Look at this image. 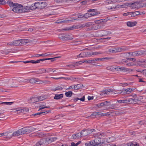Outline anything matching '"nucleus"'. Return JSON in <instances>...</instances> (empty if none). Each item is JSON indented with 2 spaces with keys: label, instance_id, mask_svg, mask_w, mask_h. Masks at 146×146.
<instances>
[{
  "label": "nucleus",
  "instance_id": "1",
  "mask_svg": "<svg viewBox=\"0 0 146 146\" xmlns=\"http://www.w3.org/2000/svg\"><path fill=\"white\" fill-rule=\"evenodd\" d=\"M104 134L100 132L94 134V136L95 139L93 141H90V146L96 145L103 146L102 145L104 144V141H103V140L102 141L101 138L102 136H104Z\"/></svg>",
  "mask_w": 146,
  "mask_h": 146
},
{
  "label": "nucleus",
  "instance_id": "2",
  "mask_svg": "<svg viewBox=\"0 0 146 146\" xmlns=\"http://www.w3.org/2000/svg\"><path fill=\"white\" fill-rule=\"evenodd\" d=\"M46 3L44 2H38L32 4L30 7L31 10H35L36 9H42L46 7Z\"/></svg>",
  "mask_w": 146,
  "mask_h": 146
},
{
  "label": "nucleus",
  "instance_id": "3",
  "mask_svg": "<svg viewBox=\"0 0 146 146\" xmlns=\"http://www.w3.org/2000/svg\"><path fill=\"white\" fill-rule=\"evenodd\" d=\"M12 10L15 13H21L24 12L23 6L21 4H16L14 5Z\"/></svg>",
  "mask_w": 146,
  "mask_h": 146
},
{
  "label": "nucleus",
  "instance_id": "4",
  "mask_svg": "<svg viewBox=\"0 0 146 146\" xmlns=\"http://www.w3.org/2000/svg\"><path fill=\"white\" fill-rule=\"evenodd\" d=\"M114 69L119 71H123L124 72H127L129 73H130L131 72L132 70H131V69L128 68H125L123 67L120 66H117L114 67H113Z\"/></svg>",
  "mask_w": 146,
  "mask_h": 146
},
{
  "label": "nucleus",
  "instance_id": "5",
  "mask_svg": "<svg viewBox=\"0 0 146 146\" xmlns=\"http://www.w3.org/2000/svg\"><path fill=\"white\" fill-rule=\"evenodd\" d=\"M145 3H143V5H142L141 4V2H136L134 3H132L131 5V7L132 9H135V8H139L141 7H142L143 6H144V4H145Z\"/></svg>",
  "mask_w": 146,
  "mask_h": 146
},
{
  "label": "nucleus",
  "instance_id": "6",
  "mask_svg": "<svg viewBox=\"0 0 146 146\" xmlns=\"http://www.w3.org/2000/svg\"><path fill=\"white\" fill-rule=\"evenodd\" d=\"M47 81H41L38 78H33L29 79V83L31 84H33L36 83L37 84H42L46 82Z\"/></svg>",
  "mask_w": 146,
  "mask_h": 146
},
{
  "label": "nucleus",
  "instance_id": "7",
  "mask_svg": "<svg viewBox=\"0 0 146 146\" xmlns=\"http://www.w3.org/2000/svg\"><path fill=\"white\" fill-rule=\"evenodd\" d=\"M20 129L23 135L31 132V131L32 128L31 127H25Z\"/></svg>",
  "mask_w": 146,
  "mask_h": 146
},
{
  "label": "nucleus",
  "instance_id": "8",
  "mask_svg": "<svg viewBox=\"0 0 146 146\" xmlns=\"http://www.w3.org/2000/svg\"><path fill=\"white\" fill-rule=\"evenodd\" d=\"M134 90V89L133 88H127L126 89L123 90L122 91L119 92L117 94H120L122 93V94H123H123H129L131 93Z\"/></svg>",
  "mask_w": 146,
  "mask_h": 146
},
{
  "label": "nucleus",
  "instance_id": "9",
  "mask_svg": "<svg viewBox=\"0 0 146 146\" xmlns=\"http://www.w3.org/2000/svg\"><path fill=\"white\" fill-rule=\"evenodd\" d=\"M88 12L90 13V15L91 16L96 15L100 13L96 9H90L88 10Z\"/></svg>",
  "mask_w": 146,
  "mask_h": 146
},
{
  "label": "nucleus",
  "instance_id": "10",
  "mask_svg": "<svg viewBox=\"0 0 146 146\" xmlns=\"http://www.w3.org/2000/svg\"><path fill=\"white\" fill-rule=\"evenodd\" d=\"M16 80L19 82H23L24 81V78H23L22 77H18L16 78L15 79H13L12 80H13V84L11 85H10V86L11 87H16L17 86H14L15 85L14 82H13L14 80Z\"/></svg>",
  "mask_w": 146,
  "mask_h": 146
},
{
  "label": "nucleus",
  "instance_id": "11",
  "mask_svg": "<svg viewBox=\"0 0 146 146\" xmlns=\"http://www.w3.org/2000/svg\"><path fill=\"white\" fill-rule=\"evenodd\" d=\"M110 114L109 113L107 112L106 113H104L100 112H93L91 116H96V115H100L101 116H106L107 115H110Z\"/></svg>",
  "mask_w": 146,
  "mask_h": 146
},
{
  "label": "nucleus",
  "instance_id": "12",
  "mask_svg": "<svg viewBox=\"0 0 146 146\" xmlns=\"http://www.w3.org/2000/svg\"><path fill=\"white\" fill-rule=\"evenodd\" d=\"M122 49L119 47H115L109 49V51L111 53H115L120 52Z\"/></svg>",
  "mask_w": 146,
  "mask_h": 146
},
{
  "label": "nucleus",
  "instance_id": "13",
  "mask_svg": "<svg viewBox=\"0 0 146 146\" xmlns=\"http://www.w3.org/2000/svg\"><path fill=\"white\" fill-rule=\"evenodd\" d=\"M108 105L109 103L106 101L98 103L96 105V106L99 108H101L104 106H107Z\"/></svg>",
  "mask_w": 146,
  "mask_h": 146
},
{
  "label": "nucleus",
  "instance_id": "14",
  "mask_svg": "<svg viewBox=\"0 0 146 146\" xmlns=\"http://www.w3.org/2000/svg\"><path fill=\"white\" fill-rule=\"evenodd\" d=\"M78 58L89 57V52H83L77 56Z\"/></svg>",
  "mask_w": 146,
  "mask_h": 146
},
{
  "label": "nucleus",
  "instance_id": "15",
  "mask_svg": "<svg viewBox=\"0 0 146 146\" xmlns=\"http://www.w3.org/2000/svg\"><path fill=\"white\" fill-rule=\"evenodd\" d=\"M42 73H49L50 72H56V70L52 68H49L46 69H43L42 70Z\"/></svg>",
  "mask_w": 146,
  "mask_h": 146
},
{
  "label": "nucleus",
  "instance_id": "16",
  "mask_svg": "<svg viewBox=\"0 0 146 146\" xmlns=\"http://www.w3.org/2000/svg\"><path fill=\"white\" fill-rule=\"evenodd\" d=\"M22 135L21 129L14 132L12 134V136L10 137H12L13 136H17Z\"/></svg>",
  "mask_w": 146,
  "mask_h": 146
},
{
  "label": "nucleus",
  "instance_id": "17",
  "mask_svg": "<svg viewBox=\"0 0 146 146\" xmlns=\"http://www.w3.org/2000/svg\"><path fill=\"white\" fill-rule=\"evenodd\" d=\"M127 103L130 104H135L137 101V99L135 98H131L127 99Z\"/></svg>",
  "mask_w": 146,
  "mask_h": 146
},
{
  "label": "nucleus",
  "instance_id": "18",
  "mask_svg": "<svg viewBox=\"0 0 146 146\" xmlns=\"http://www.w3.org/2000/svg\"><path fill=\"white\" fill-rule=\"evenodd\" d=\"M87 132L88 133V129L84 130L80 132V133H78L77 135L78 136H84L88 135L87 133Z\"/></svg>",
  "mask_w": 146,
  "mask_h": 146
},
{
  "label": "nucleus",
  "instance_id": "19",
  "mask_svg": "<svg viewBox=\"0 0 146 146\" xmlns=\"http://www.w3.org/2000/svg\"><path fill=\"white\" fill-rule=\"evenodd\" d=\"M137 24L136 21H128L127 22V26L131 27L135 26Z\"/></svg>",
  "mask_w": 146,
  "mask_h": 146
},
{
  "label": "nucleus",
  "instance_id": "20",
  "mask_svg": "<svg viewBox=\"0 0 146 146\" xmlns=\"http://www.w3.org/2000/svg\"><path fill=\"white\" fill-rule=\"evenodd\" d=\"M45 143V140L44 139H41L36 144V146H40L44 144Z\"/></svg>",
  "mask_w": 146,
  "mask_h": 146
},
{
  "label": "nucleus",
  "instance_id": "21",
  "mask_svg": "<svg viewBox=\"0 0 146 146\" xmlns=\"http://www.w3.org/2000/svg\"><path fill=\"white\" fill-rule=\"evenodd\" d=\"M50 54H48L47 53H45L44 54H34L33 55V57H38L40 56H43V57H45L47 56L48 55H50Z\"/></svg>",
  "mask_w": 146,
  "mask_h": 146
},
{
  "label": "nucleus",
  "instance_id": "22",
  "mask_svg": "<svg viewBox=\"0 0 146 146\" xmlns=\"http://www.w3.org/2000/svg\"><path fill=\"white\" fill-rule=\"evenodd\" d=\"M64 40H72L73 38L71 36V35H65Z\"/></svg>",
  "mask_w": 146,
  "mask_h": 146
},
{
  "label": "nucleus",
  "instance_id": "23",
  "mask_svg": "<svg viewBox=\"0 0 146 146\" xmlns=\"http://www.w3.org/2000/svg\"><path fill=\"white\" fill-rule=\"evenodd\" d=\"M116 138L115 137H111L107 138V142L108 143H111L112 142L114 141L115 139Z\"/></svg>",
  "mask_w": 146,
  "mask_h": 146
},
{
  "label": "nucleus",
  "instance_id": "24",
  "mask_svg": "<svg viewBox=\"0 0 146 146\" xmlns=\"http://www.w3.org/2000/svg\"><path fill=\"white\" fill-rule=\"evenodd\" d=\"M63 97V95L62 94H56L54 97V99L56 100H58L62 98Z\"/></svg>",
  "mask_w": 146,
  "mask_h": 146
},
{
  "label": "nucleus",
  "instance_id": "25",
  "mask_svg": "<svg viewBox=\"0 0 146 146\" xmlns=\"http://www.w3.org/2000/svg\"><path fill=\"white\" fill-rule=\"evenodd\" d=\"M20 42V45L24 44H25L29 42V40L26 39H21L19 40Z\"/></svg>",
  "mask_w": 146,
  "mask_h": 146
},
{
  "label": "nucleus",
  "instance_id": "26",
  "mask_svg": "<svg viewBox=\"0 0 146 146\" xmlns=\"http://www.w3.org/2000/svg\"><path fill=\"white\" fill-rule=\"evenodd\" d=\"M75 20L74 18L71 19L70 20H65L64 21H62V23H66L69 22L73 21V20Z\"/></svg>",
  "mask_w": 146,
  "mask_h": 146
},
{
  "label": "nucleus",
  "instance_id": "27",
  "mask_svg": "<svg viewBox=\"0 0 146 146\" xmlns=\"http://www.w3.org/2000/svg\"><path fill=\"white\" fill-rule=\"evenodd\" d=\"M132 70L131 72L135 73L136 72L142 73L143 70L139 69H131Z\"/></svg>",
  "mask_w": 146,
  "mask_h": 146
},
{
  "label": "nucleus",
  "instance_id": "28",
  "mask_svg": "<svg viewBox=\"0 0 146 146\" xmlns=\"http://www.w3.org/2000/svg\"><path fill=\"white\" fill-rule=\"evenodd\" d=\"M78 87L76 86V84L74 85H71L69 86V87L67 89V90L70 89H74L77 90L78 89Z\"/></svg>",
  "mask_w": 146,
  "mask_h": 146
},
{
  "label": "nucleus",
  "instance_id": "29",
  "mask_svg": "<svg viewBox=\"0 0 146 146\" xmlns=\"http://www.w3.org/2000/svg\"><path fill=\"white\" fill-rule=\"evenodd\" d=\"M82 26H81L80 25H73L71 27H70V29H68L72 30L75 29H77L80 28Z\"/></svg>",
  "mask_w": 146,
  "mask_h": 146
},
{
  "label": "nucleus",
  "instance_id": "30",
  "mask_svg": "<svg viewBox=\"0 0 146 146\" xmlns=\"http://www.w3.org/2000/svg\"><path fill=\"white\" fill-rule=\"evenodd\" d=\"M39 109L38 110H40L43 109L45 108H50V107L49 106H46L45 105H40V106L39 107Z\"/></svg>",
  "mask_w": 146,
  "mask_h": 146
},
{
  "label": "nucleus",
  "instance_id": "31",
  "mask_svg": "<svg viewBox=\"0 0 146 146\" xmlns=\"http://www.w3.org/2000/svg\"><path fill=\"white\" fill-rule=\"evenodd\" d=\"M31 100L33 103H34L39 101L38 97H35L31 98Z\"/></svg>",
  "mask_w": 146,
  "mask_h": 146
},
{
  "label": "nucleus",
  "instance_id": "32",
  "mask_svg": "<svg viewBox=\"0 0 146 146\" xmlns=\"http://www.w3.org/2000/svg\"><path fill=\"white\" fill-rule=\"evenodd\" d=\"M127 145L128 146H139L138 144L135 143H132V142L127 143Z\"/></svg>",
  "mask_w": 146,
  "mask_h": 146
},
{
  "label": "nucleus",
  "instance_id": "33",
  "mask_svg": "<svg viewBox=\"0 0 146 146\" xmlns=\"http://www.w3.org/2000/svg\"><path fill=\"white\" fill-rule=\"evenodd\" d=\"M19 40L13 41V44L14 46H18L20 45V42Z\"/></svg>",
  "mask_w": 146,
  "mask_h": 146
},
{
  "label": "nucleus",
  "instance_id": "34",
  "mask_svg": "<svg viewBox=\"0 0 146 146\" xmlns=\"http://www.w3.org/2000/svg\"><path fill=\"white\" fill-rule=\"evenodd\" d=\"M38 97L39 101H42L46 98V96H42Z\"/></svg>",
  "mask_w": 146,
  "mask_h": 146
},
{
  "label": "nucleus",
  "instance_id": "35",
  "mask_svg": "<svg viewBox=\"0 0 146 146\" xmlns=\"http://www.w3.org/2000/svg\"><path fill=\"white\" fill-rule=\"evenodd\" d=\"M1 104L4 105H11L13 103V102H3L1 103Z\"/></svg>",
  "mask_w": 146,
  "mask_h": 146
},
{
  "label": "nucleus",
  "instance_id": "36",
  "mask_svg": "<svg viewBox=\"0 0 146 146\" xmlns=\"http://www.w3.org/2000/svg\"><path fill=\"white\" fill-rule=\"evenodd\" d=\"M66 97H70L72 94V92L71 91H69L65 93V94Z\"/></svg>",
  "mask_w": 146,
  "mask_h": 146
},
{
  "label": "nucleus",
  "instance_id": "37",
  "mask_svg": "<svg viewBox=\"0 0 146 146\" xmlns=\"http://www.w3.org/2000/svg\"><path fill=\"white\" fill-rule=\"evenodd\" d=\"M50 110H48L46 111H45L44 112H40L38 113H36L35 114V115H40L42 114H43V115H44L45 114H47V113H49L50 112Z\"/></svg>",
  "mask_w": 146,
  "mask_h": 146
},
{
  "label": "nucleus",
  "instance_id": "38",
  "mask_svg": "<svg viewBox=\"0 0 146 146\" xmlns=\"http://www.w3.org/2000/svg\"><path fill=\"white\" fill-rule=\"evenodd\" d=\"M7 3L9 5V6L11 7H14V5H15L16 4L15 3H13L10 1H7Z\"/></svg>",
  "mask_w": 146,
  "mask_h": 146
},
{
  "label": "nucleus",
  "instance_id": "39",
  "mask_svg": "<svg viewBox=\"0 0 146 146\" xmlns=\"http://www.w3.org/2000/svg\"><path fill=\"white\" fill-rule=\"evenodd\" d=\"M117 102L119 103H127V99L126 100H118Z\"/></svg>",
  "mask_w": 146,
  "mask_h": 146
},
{
  "label": "nucleus",
  "instance_id": "40",
  "mask_svg": "<svg viewBox=\"0 0 146 146\" xmlns=\"http://www.w3.org/2000/svg\"><path fill=\"white\" fill-rule=\"evenodd\" d=\"M99 54V53L96 52H89V57L92 55H96Z\"/></svg>",
  "mask_w": 146,
  "mask_h": 146
},
{
  "label": "nucleus",
  "instance_id": "41",
  "mask_svg": "<svg viewBox=\"0 0 146 146\" xmlns=\"http://www.w3.org/2000/svg\"><path fill=\"white\" fill-rule=\"evenodd\" d=\"M65 34H60L58 36V38L62 40H64V37Z\"/></svg>",
  "mask_w": 146,
  "mask_h": 146
},
{
  "label": "nucleus",
  "instance_id": "42",
  "mask_svg": "<svg viewBox=\"0 0 146 146\" xmlns=\"http://www.w3.org/2000/svg\"><path fill=\"white\" fill-rule=\"evenodd\" d=\"M125 7V5H117L115 7V9H118L119 8H124Z\"/></svg>",
  "mask_w": 146,
  "mask_h": 146
},
{
  "label": "nucleus",
  "instance_id": "43",
  "mask_svg": "<svg viewBox=\"0 0 146 146\" xmlns=\"http://www.w3.org/2000/svg\"><path fill=\"white\" fill-rule=\"evenodd\" d=\"M138 53L136 52H130L129 53V55L130 56H135L137 55Z\"/></svg>",
  "mask_w": 146,
  "mask_h": 146
},
{
  "label": "nucleus",
  "instance_id": "44",
  "mask_svg": "<svg viewBox=\"0 0 146 146\" xmlns=\"http://www.w3.org/2000/svg\"><path fill=\"white\" fill-rule=\"evenodd\" d=\"M8 134L7 132H4L3 133H0V137H1L3 136H10V135H8Z\"/></svg>",
  "mask_w": 146,
  "mask_h": 146
},
{
  "label": "nucleus",
  "instance_id": "45",
  "mask_svg": "<svg viewBox=\"0 0 146 146\" xmlns=\"http://www.w3.org/2000/svg\"><path fill=\"white\" fill-rule=\"evenodd\" d=\"M63 89V88L62 87H56L55 88L52 89L53 91L56 90H61Z\"/></svg>",
  "mask_w": 146,
  "mask_h": 146
},
{
  "label": "nucleus",
  "instance_id": "46",
  "mask_svg": "<svg viewBox=\"0 0 146 146\" xmlns=\"http://www.w3.org/2000/svg\"><path fill=\"white\" fill-rule=\"evenodd\" d=\"M111 92V90L110 89H106L105 90L104 92H105L106 94H109Z\"/></svg>",
  "mask_w": 146,
  "mask_h": 146
},
{
  "label": "nucleus",
  "instance_id": "47",
  "mask_svg": "<svg viewBox=\"0 0 146 146\" xmlns=\"http://www.w3.org/2000/svg\"><path fill=\"white\" fill-rule=\"evenodd\" d=\"M81 143V141H79L77 143H75L74 142L71 143V146H77L78 145Z\"/></svg>",
  "mask_w": 146,
  "mask_h": 146
},
{
  "label": "nucleus",
  "instance_id": "48",
  "mask_svg": "<svg viewBox=\"0 0 146 146\" xmlns=\"http://www.w3.org/2000/svg\"><path fill=\"white\" fill-rule=\"evenodd\" d=\"M130 16H129V17H134L136 16L135 14V12H130Z\"/></svg>",
  "mask_w": 146,
  "mask_h": 146
},
{
  "label": "nucleus",
  "instance_id": "49",
  "mask_svg": "<svg viewBox=\"0 0 146 146\" xmlns=\"http://www.w3.org/2000/svg\"><path fill=\"white\" fill-rule=\"evenodd\" d=\"M57 139L56 137H52L50 138L49 139V141H50L51 142H53L54 141H55Z\"/></svg>",
  "mask_w": 146,
  "mask_h": 146
},
{
  "label": "nucleus",
  "instance_id": "50",
  "mask_svg": "<svg viewBox=\"0 0 146 146\" xmlns=\"http://www.w3.org/2000/svg\"><path fill=\"white\" fill-rule=\"evenodd\" d=\"M134 64L133 62H129L126 64V66H127L128 67H130V66L134 65Z\"/></svg>",
  "mask_w": 146,
  "mask_h": 146
},
{
  "label": "nucleus",
  "instance_id": "51",
  "mask_svg": "<svg viewBox=\"0 0 146 146\" xmlns=\"http://www.w3.org/2000/svg\"><path fill=\"white\" fill-rule=\"evenodd\" d=\"M143 75L145 76H146V69H143L142 70V72L141 73Z\"/></svg>",
  "mask_w": 146,
  "mask_h": 146
},
{
  "label": "nucleus",
  "instance_id": "52",
  "mask_svg": "<svg viewBox=\"0 0 146 146\" xmlns=\"http://www.w3.org/2000/svg\"><path fill=\"white\" fill-rule=\"evenodd\" d=\"M84 15V17L86 18H88L89 17H90L91 16L90 15V13H87L85 14Z\"/></svg>",
  "mask_w": 146,
  "mask_h": 146
},
{
  "label": "nucleus",
  "instance_id": "53",
  "mask_svg": "<svg viewBox=\"0 0 146 146\" xmlns=\"http://www.w3.org/2000/svg\"><path fill=\"white\" fill-rule=\"evenodd\" d=\"M7 46H14L13 44V41L12 42H10L8 43L7 44Z\"/></svg>",
  "mask_w": 146,
  "mask_h": 146
},
{
  "label": "nucleus",
  "instance_id": "54",
  "mask_svg": "<svg viewBox=\"0 0 146 146\" xmlns=\"http://www.w3.org/2000/svg\"><path fill=\"white\" fill-rule=\"evenodd\" d=\"M76 85L77 86V87H78V89L82 88L83 85L81 84H76Z\"/></svg>",
  "mask_w": 146,
  "mask_h": 146
},
{
  "label": "nucleus",
  "instance_id": "55",
  "mask_svg": "<svg viewBox=\"0 0 146 146\" xmlns=\"http://www.w3.org/2000/svg\"><path fill=\"white\" fill-rule=\"evenodd\" d=\"M104 91L105 90L100 91V95H105L106 94V93H105V92H104Z\"/></svg>",
  "mask_w": 146,
  "mask_h": 146
},
{
  "label": "nucleus",
  "instance_id": "56",
  "mask_svg": "<svg viewBox=\"0 0 146 146\" xmlns=\"http://www.w3.org/2000/svg\"><path fill=\"white\" fill-rule=\"evenodd\" d=\"M123 16H128L129 17V16H130V12H127L125 13H124L123 15Z\"/></svg>",
  "mask_w": 146,
  "mask_h": 146
},
{
  "label": "nucleus",
  "instance_id": "57",
  "mask_svg": "<svg viewBox=\"0 0 146 146\" xmlns=\"http://www.w3.org/2000/svg\"><path fill=\"white\" fill-rule=\"evenodd\" d=\"M6 2L4 0H0V4L3 5L6 4Z\"/></svg>",
  "mask_w": 146,
  "mask_h": 146
},
{
  "label": "nucleus",
  "instance_id": "58",
  "mask_svg": "<svg viewBox=\"0 0 146 146\" xmlns=\"http://www.w3.org/2000/svg\"><path fill=\"white\" fill-rule=\"evenodd\" d=\"M29 79H24V81H23V82L25 83H29Z\"/></svg>",
  "mask_w": 146,
  "mask_h": 146
},
{
  "label": "nucleus",
  "instance_id": "59",
  "mask_svg": "<svg viewBox=\"0 0 146 146\" xmlns=\"http://www.w3.org/2000/svg\"><path fill=\"white\" fill-rule=\"evenodd\" d=\"M143 62V61H138L137 62V63L139 66H140L141 65V63Z\"/></svg>",
  "mask_w": 146,
  "mask_h": 146
},
{
  "label": "nucleus",
  "instance_id": "60",
  "mask_svg": "<svg viewBox=\"0 0 146 146\" xmlns=\"http://www.w3.org/2000/svg\"><path fill=\"white\" fill-rule=\"evenodd\" d=\"M88 133L90 134L91 133L95 131V130L94 129H88Z\"/></svg>",
  "mask_w": 146,
  "mask_h": 146
},
{
  "label": "nucleus",
  "instance_id": "61",
  "mask_svg": "<svg viewBox=\"0 0 146 146\" xmlns=\"http://www.w3.org/2000/svg\"><path fill=\"white\" fill-rule=\"evenodd\" d=\"M50 78H53V79H55V80H58L59 79L64 78L63 77H58V78H55V77H51Z\"/></svg>",
  "mask_w": 146,
  "mask_h": 146
},
{
  "label": "nucleus",
  "instance_id": "62",
  "mask_svg": "<svg viewBox=\"0 0 146 146\" xmlns=\"http://www.w3.org/2000/svg\"><path fill=\"white\" fill-rule=\"evenodd\" d=\"M127 59L130 61H132L133 62H134L136 60V59L135 58H128Z\"/></svg>",
  "mask_w": 146,
  "mask_h": 146
},
{
  "label": "nucleus",
  "instance_id": "63",
  "mask_svg": "<svg viewBox=\"0 0 146 146\" xmlns=\"http://www.w3.org/2000/svg\"><path fill=\"white\" fill-rule=\"evenodd\" d=\"M92 62V60H86V61H83L82 62V63H91Z\"/></svg>",
  "mask_w": 146,
  "mask_h": 146
},
{
  "label": "nucleus",
  "instance_id": "64",
  "mask_svg": "<svg viewBox=\"0 0 146 146\" xmlns=\"http://www.w3.org/2000/svg\"><path fill=\"white\" fill-rule=\"evenodd\" d=\"M55 23H62V20H57L55 22Z\"/></svg>",
  "mask_w": 146,
  "mask_h": 146
}]
</instances>
